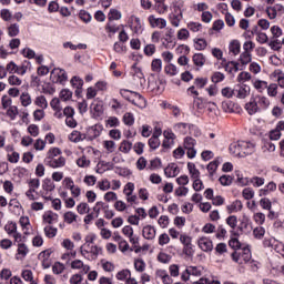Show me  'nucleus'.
Returning a JSON list of instances; mask_svg holds the SVG:
<instances>
[{
  "instance_id": "obj_50",
  "label": "nucleus",
  "mask_w": 284,
  "mask_h": 284,
  "mask_svg": "<svg viewBox=\"0 0 284 284\" xmlns=\"http://www.w3.org/2000/svg\"><path fill=\"white\" fill-rule=\"evenodd\" d=\"M266 93H267V97H271L272 99H276V97H278V84L276 83L267 84Z\"/></svg>"
},
{
  "instance_id": "obj_2",
  "label": "nucleus",
  "mask_w": 284,
  "mask_h": 284,
  "mask_svg": "<svg viewBox=\"0 0 284 284\" xmlns=\"http://www.w3.org/2000/svg\"><path fill=\"white\" fill-rule=\"evenodd\" d=\"M180 243L182 245V252L187 258L194 256V244L192 243V236L187 233H181Z\"/></svg>"
},
{
  "instance_id": "obj_20",
  "label": "nucleus",
  "mask_w": 284,
  "mask_h": 284,
  "mask_svg": "<svg viewBox=\"0 0 284 284\" xmlns=\"http://www.w3.org/2000/svg\"><path fill=\"white\" fill-rule=\"evenodd\" d=\"M142 236L146 241H154L156 239V227L148 224L142 229Z\"/></svg>"
},
{
  "instance_id": "obj_16",
  "label": "nucleus",
  "mask_w": 284,
  "mask_h": 284,
  "mask_svg": "<svg viewBox=\"0 0 284 284\" xmlns=\"http://www.w3.org/2000/svg\"><path fill=\"white\" fill-rule=\"evenodd\" d=\"M243 156H250L256 152V143L250 141H241Z\"/></svg>"
},
{
  "instance_id": "obj_47",
  "label": "nucleus",
  "mask_w": 284,
  "mask_h": 284,
  "mask_svg": "<svg viewBox=\"0 0 284 284\" xmlns=\"http://www.w3.org/2000/svg\"><path fill=\"white\" fill-rule=\"evenodd\" d=\"M252 85L257 90V92H265L267 89V81L255 79L252 80Z\"/></svg>"
},
{
  "instance_id": "obj_3",
  "label": "nucleus",
  "mask_w": 284,
  "mask_h": 284,
  "mask_svg": "<svg viewBox=\"0 0 284 284\" xmlns=\"http://www.w3.org/2000/svg\"><path fill=\"white\" fill-rule=\"evenodd\" d=\"M126 26L130 28L131 32L138 37L139 34H143V31L145 30V24L141 21V18L134 14L128 17Z\"/></svg>"
},
{
  "instance_id": "obj_35",
  "label": "nucleus",
  "mask_w": 284,
  "mask_h": 284,
  "mask_svg": "<svg viewBox=\"0 0 284 284\" xmlns=\"http://www.w3.org/2000/svg\"><path fill=\"white\" fill-rule=\"evenodd\" d=\"M88 140L85 133H81V131L74 130L69 134V141L71 143H81V141Z\"/></svg>"
},
{
  "instance_id": "obj_42",
  "label": "nucleus",
  "mask_w": 284,
  "mask_h": 284,
  "mask_svg": "<svg viewBox=\"0 0 284 284\" xmlns=\"http://www.w3.org/2000/svg\"><path fill=\"white\" fill-rule=\"evenodd\" d=\"M102 148L106 151L108 154H112L116 150V142L112 140H103Z\"/></svg>"
},
{
  "instance_id": "obj_56",
  "label": "nucleus",
  "mask_w": 284,
  "mask_h": 284,
  "mask_svg": "<svg viewBox=\"0 0 284 284\" xmlns=\"http://www.w3.org/2000/svg\"><path fill=\"white\" fill-rule=\"evenodd\" d=\"M205 55L203 53H195L193 55V63L197 65V68H203L205 65Z\"/></svg>"
},
{
  "instance_id": "obj_40",
  "label": "nucleus",
  "mask_w": 284,
  "mask_h": 284,
  "mask_svg": "<svg viewBox=\"0 0 284 284\" xmlns=\"http://www.w3.org/2000/svg\"><path fill=\"white\" fill-rule=\"evenodd\" d=\"M229 52L233 54V57L241 54V42L239 40H232L229 44Z\"/></svg>"
},
{
  "instance_id": "obj_51",
  "label": "nucleus",
  "mask_w": 284,
  "mask_h": 284,
  "mask_svg": "<svg viewBox=\"0 0 284 284\" xmlns=\"http://www.w3.org/2000/svg\"><path fill=\"white\" fill-rule=\"evenodd\" d=\"M77 219H79V215L77 213L69 211L63 214V221L64 223H68V225H72V223H75Z\"/></svg>"
},
{
  "instance_id": "obj_32",
  "label": "nucleus",
  "mask_w": 284,
  "mask_h": 284,
  "mask_svg": "<svg viewBox=\"0 0 284 284\" xmlns=\"http://www.w3.org/2000/svg\"><path fill=\"white\" fill-rule=\"evenodd\" d=\"M132 74L133 79H138L140 87L143 88V85H145V75L143 74V71H141V68L136 67V64H133Z\"/></svg>"
},
{
  "instance_id": "obj_27",
  "label": "nucleus",
  "mask_w": 284,
  "mask_h": 284,
  "mask_svg": "<svg viewBox=\"0 0 284 284\" xmlns=\"http://www.w3.org/2000/svg\"><path fill=\"white\" fill-rule=\"evenodd\" d=\"M155 278L158 281H161L163 284H172V277L170 276V273H168L163 268H159L155 271Z\"/></svg>"
},
{
  "instance_id": "obj_11",
  "label": "nucleus",
  "mask_w": 284,
  "mask_h": 284,
  "mask_svg": "<svg viewBox=\"0 0 284 284\" xmlns=\"http://www.w3.org/2000/svg\"><path fill=\"white\" fill-rule=\"evenodd\" d=\"M122 234L129 239L131 245H134V247L139 245V236L134 235V229L131 225L123 226Z\"/></svg>"
},
{
  "instance_id": "obj_63",
  "label": "nucleus",
  "mask_w": 284,
  "mask_h": 284,
  "mask_svg": "<svg viewBox=\"0 0 284 284\" xmlns=\"http://www.w3.org/2000/svg\"><path fill=\"white\" fill-rule=\"evenodd\" d=\"M121 125V121L116 116H109L105 120V128H119Z\"/></svg>"
},
{
  "instance_id": "obj_33",
  "label": "nucleus",
  "mask_w": 284,
  "mask_h": 284,
  "mask_svg": "<svg viewBox=\"0 0 284 284\" xmlns=\"http://www.w3.org/2000/svg\"><path fill=\"white\" fill-rule=\"evenodd\" d=\"M241 210H243V202H241V200H235L226 205V212H229V214H236L241 212Z\"/></svg>"
},
{
  "instance_id": "obj_59",
  "label": "nucleus",
  "mask_w": 284,
  "mask_h": 284,
  "mask_svg": "<svg viewBox=\"0 0 284 284\" xmlns=\"http://www.w3.org/2000/svg\"><path fill=\"white\" fill-rule=\"evenodd\" d=\"M72 91L70 89H62L59 93L60 101H71L72 100Z\"/></svg>"
},
{
  "instance_id": "obj_15",
  "label": "nucleus",
  "mask_w": 284,
  "mask_h": 284,
  "mask_svg": "<svg viewBox=\"0 0 284 284\" xmlns=\"http://www.w3.org/2000/svg\"><path fill=\"white\" fill-rule=\"evenodd\" d=\"M9 212L14 214V216H21L23 214V206L21 205V202L17 199H11L9 202Z\"/></svg>"
},
{
  "instance_id": "obj_9",
  "label": "nucleus",
  "mask_w": 284,
  "mask_h": 284,
  "mask_svg": "<svg viewBox=\"0 0 284 284\" xmlns=\"http://www.w3.org/2000/svg\"><path fill=\"white\" fill-rule=\"evenodd\" d=\"M148 21L151 28H158V30H164V28H168V20L164 18H156V16L150 14L148 17Z\"/></svg>"
},
{
  "instance_id": "obj_30",
  "label": "nucleus",
  "mask_w": 284,
  "mask_h": 284,
  "mask_svg": "<svg viewBox=\"0 0 284 284\" xmlns=\"http://www.w3.org/2000/svg\"><path fill=\"white\" fill-rule=\"evenodd\" d=\"M132 97L133 99L131 100V103H133V105H136V108H140V110H145V108L148 106V101H145V98L136 92L132 93Z\"/></svg>"
},
{
  "instance_id": "obj_26",
  "label": "nucleus",
  "mask_w": 284,
  "mask_h": 284,
  "mask_svg": "<svg viewBox=\"0 0 284 284\" xmlns=\"http://www.w3.org/2000/svg\"><path fill=\"white\" fill-rule=\"evenodd\" d=\"M225 72H227L229 74H236V72H239L241 70V63L236 62V61H229L227 60L225 62H223Z\"/></svg>"
},
{
  "instance_id": "obj_49",
  "label": "nucleus",
  "mask_w": 284,
  "mask_h": 284,
  "mask_svg": "<svg viewBox=\"0 0 284 284\" xmlns=\"http://www.w3.org/2000/svg\"><path fill=\"white\" fill-rule=\"evenodd\" d=\"M236 81L240 84H245L247 83V81H252V73L247 71H242L237 74Z\"/></svg>"
},
{
  "instance_id": "obj_45",
  "label": "nucleus",
  "mask_w": 284,
  "mask_h": 284,
  "mask_svg": "<svg viewBox=\"0 0 284 284\" xmlns=\"http://www.w3.org/2000/svg\"><path fill=\"white\" fill-rule=\"evenodd\" d=\"M189 272L191 276H196L197 278L205 276V267L203 266H189Z\"/></svg>"
},
{
  "instance_id": "obj_57",
  "label": "nucleus",
  "mask_w": 284,
  "mask_h": 284,
  "mask_svg": "<svg viewBox=\"0 0 284 284\" xmlns=\"http://www.w3.org/2000/svg\"><path fill=\"white\" fill-rule=\"evenodd\" d=\"M20 103L23 108H28V105H32V97H30V93L28 92L21 93Z\"/></svg>"
},
{
  "instance_id": "obj_6",
  "label": "nucleus",
  "mask_w": 284,
  "mask_h": 284,
  "mask_svg": "<svg viewBox=\"0 0 284 284\" xmlns=\"http://www.w3.org/2000/svg\"><path fill=\"white\" fill-rule=\"evenodd\" d=\"M103 124L97 123L89 128H87V132L84 133L87 136V141H94V139H99L101 134H103Z\"/></svg>"
},
{
  "instance_id": "obj_52",
  "label": "nucleus",
  "mask_w": 284,
  "mask_h": 284,
  "mask_svg": "<svg viewBox=\"0 0 284 284\" xmlns=\"http://www.w3.org/2000/svg\"><path fill=\"white\" fill-rule=\"evenodd\" d=\"M186 28L190 32H203V24L201 22L190 21L186 23Z\"/></svg>"
},
{
  "instance_id": "obj_21",
  "label": "nucleus",
  "mask_w": 284,
  "mask_h": 284,
  "mask_svg": "<svg viewBox=\"0 0 284 284\" xmlns=\"http://www.w3.org/2000/svg\"><path fill=\"white\" fill-rule=\"evenodd\" d=\"M91 114H93L94 119L103 116V101L94 100L91 103Z\"/></svg>"
},
{
  "instance_id": "obj_17",
  "label": "nucleus",
  "mask_w": 284,
  "mask_h": 284,
  "mask_svg": "<svg viewBox=\"0 0 284 284\" xmlns=\"http://www.w3.org/2000/svg\"><path fill=\"white\" fill-rule=\"evenodd\" d=\"M28 254H30V247L27 246L26 242L17 244L16 261H23Z\"/></svg>"
},
{
  "instance_id": "obj_8",
  "label": "nucleus",
  "mask_w": 284,
  "mask_h": 284,
  "mask_svg": "<svg viewBox=\"0 0 284 284\" xmlns=\"http://www.w3.org/2000/svg\"><path fill=\"white\" fill-rule=\"evenodd\" d=\"M268 19L274 21L277 17H283L284 14V7L283 4L276 3L274 6L267 7L265 10Z\"/></svg>"
},
{
  "instance_id": "obj_43",
  "label": "nucleus",
  "mask_w": 284,
  "mask_h": 284,
  "mask_svg": "<svg viewBox=\"0 0 284 284\" xmlns=\"http://www.w3.org/2000/svg\"><path fill=\"white\" fill-rule=\"evenodd\" d=\"M236 176V183L240 185V187H245L250 185V178L243 176V173L241 171H235Z\"/></svg>"
},
{
  "instance_id": "obj_14",
  "label": "nucleus",
  "mask_w": 284,
  "mask_h": 284,
  "mask_svg": "<svg viewBox=\"0 0 284 284\" xmlns=\"http://www.w3.org/2000/svg\"><path fill=\"white\" fill-rule=\"evenodd\" d=\"M197 246L202 252H212L214 250V243L206 236H202L197 240Z\"/></svg>"
},
{
  "instance_id": "obj_23",
  "label": "nucleus",
  "mask_w": 284,
  "mask_h": 284,
  "mask_svg": "<svg viewBox=\"0 0 284 284\" xmlns=\"http://www.w3.org/2000/svg\"><path fill=\"white\" fill-rule=\"evenodd\" d=\"M44 163L49 165V168H52L53 170H57L59 168H65V158H52L51 160H47Z\"/></svg>"
},
{
  "instance_id": "obj_61",
  "label": "nucleus",
  "mask_w": 284,
  "mask_h": 284,
  "mask_svg": "<svg viewBox=\"0 0 284 284\" xmlns=\"http://www.w3.org/2000/svg\"><path fill=\"white\" fill-rule=\"evenodd\" d=\"M97 187H99L101 192H108V190L111 189V182L108 179H102L97 183Z\"/></svg>"
},
{
  "instance_id": "obj_37",
  "label": "nucleus",
  "mask_w": 284,
  "mask_h": 284,
  "mask_svg": "<svg viewBox=\"0 0 284 284\" xmlns=\"http://www.w3.org/2000/svg\"><path fill=\"white\" fill-rule=\"evenodd\" d=\"M187 171L190 174V179H192V181H194L196 179H201V171H199V169H196V164H194V162L187 163Z\"/></svg>"
},
{
  "instance_id": "obj_25",
  "label": "nucleus",
  "mask_w": 284,
  "mask_h": 284,
  "mask_svg": "<svg viewBox=\"0 0 284 284\" xmlns=\"http://www.w3.org/2000/svg\"><path fill=\"white\" fill-rule=\"evenodd\" d=\"M254 97L255 101L257 102V106L260 108V112L261 110H270V105H272L270 98L261 94H256Z\"/></svg>"
},
{
  "instance_id": "obj_29",
  "label": "nucleus",
  "mask_w": 284,
  "mask_h": 284,
  "mask_svg": "<svg viewBox=\"0 0 284 284\" xmlns=\"http://www.w3.org/2000/svg\"><path fill=\"white\" fill-rule=\"evenodd\" d=\"M109 170H114V164L112 162L99 161L95 166V172L98 174H104V172H109Z\"/></svg>"
},
{
  "instance_id": "obj_55",
  "label": "nucleus",
  "mask_w": 284,
  "mask_h": 284,
  "mask_svg": "<svg viewBox=\"0 0 284 284\" xmlns=\"http://www.w3.org/2000/svg\"><path fill=\"white\" fill-rule=\"evenodd\" d=\"M119 150L120 152H122V154H130V152L132 151V142L123 140L120 143Z\"/></svg>"
},
{
  "instance_id": "obj_12",
  "label": "nucleus",
  "mask_w": 284,
  "mask_h": 284,
  "mask_svg": "<svg viewBox=\"0 0 284 284\" xmlns=\"http://www.w3.org/2000/svg\"><path fill=\"white\" fill-rule=\"evenodd\" d=\"M71 270H77L78 272H80L79 274L83 276L84 274H88V272H90L91 267L89 264H85L81 260H73L71 262Z\"/></svg>"
},
{
  "instance_id": "obj_58",
  "label": "nucleus",
  "mask_w": 284,
  "mask_h": 284,
  "mask_svg": "<svg viewBox=\"0 0 284 284\" xmlns=\"http://www.w3.org/2000/svg\"><path fill=\"white\" fill-rule=\"evenodd\" d=\"M90 159H88V156L82 155L80 156L77 161L75 164L78 165V168H82L83 170L90 168Z\"/></svg>"
},
{
  "instance_id": "obj_19",
  "label": "nucleus",
  "mask_w": 284,
  "mask_h": 284,
  "mask_svg": "<svg viewBox=\"0 0 284 284\" xmlns=\"http://www.w3.org/2000/svg\"><path fill=\"white\" fill-rule=\"evenodd\" d=\"M163 136H164V140H163V148L165 149H170L174 145V140L176 139V135L174 134V132H172V130H165L163 132Z\"/></svg>"
},
{
  "instance_id": "obj_31",
  "label": "nucleus",
  "mask_w": 284,
  "mask_h": 284,
  "mask_svg": "<svg viewBox=\"0 0 284 284\" xmlns=\"http://www.w3.org/2000/svg\"><path fill=\"white\" fill-rule=\"evenodd\" d=\"M222 163H223V158L217 156L214 159V161L207 164L206 170L210 176H213L214 174H216V170H219V165H221Z\"/></svg>"
},
{
  "instance_id": "obj_64",
  "label": "nucleus",
  "mask_w": 284,
  "mask_h": 284,
  "mask_svg": "<svg viewBox=\"0 0 284 284\" xmlns=\"http://www.w3.org/2000/svg\"><path fill=\"white\" fill-rule=\"evenodd\" d=\"M19 32H20V29H19V24L17 23H12L7 28V33L11 38L19 37Z\"/></svg>"
},
{
  "instance_id": "obj_62",
  "label": "nucleus",
  "mask_w": 284,
  "mask_h": 284,
  "mask_svg": "<svg viewBox=\"0 0 284 284\" xmlns=\"http://www.w3.org/2000/svg\"><path fill=\"white\" fill-rule=\"evenodd\" d=\"M250 183L253 185V187H263V185H265V178L255 175L250 179Z\"/></svg>"
},
{
  "instance_id": "obj_4",
  "label": "nucleus",
  "mask_w": 284,
  "mask_h": 284,
  "mask_svg": "<svg viewBox=\"0 0 284 284\" xmlns=\"http://www.w3.org/2000/svg\"><path fill=\"white\" fill-rule=\"evenodd\" d=\"M232 258L239 265L250 263V261L252 260V251H250V246L243 247L241 252L232 253Z\"/></svg>"
},
{
  "instance_id": "obj_24",
  "label": "nucleus",
  "mask_w": 284,
  "mask_h": 284,
  "mask_svg": "<svg viewBox=\"0 0 284 284\" xmlns=\"http://www.w3.org/2000/svg\"><path fill=\"white\" fill-rule=\"evenodd\" d=\"M181 173V170L179 169V165L175 163H170L165 169H164V175L166 179H174L175 176H179Z\"/></svg>"
},
{
  "instance_id": "obj_54",
  "label": "nucleus",
  "mask_w": 284,
  "mask_h": 284,
  "mask_svg": "<svg viewBox=\"0 0 284 284\" xmlns=\"http://www.w3.org/2000/svg\"><path fill=\"white\" fill-rule=\"evenodd\" d=\"M18 231L17 222L8 221L4 224V232L8 234V236L14 234V232Z\"/></svg>"
},
{
  "instance_id": "obj_60",
  "label": "nucleus",
  "mask_w": 284,
  "mask_h": 284,
  "mask_svg": "<svg viewBox=\"0 0 284 284\" xmlns=\"http://www.w3.org/2000/svg\"><path fill=\"white\" fill-rule=\"evenodd\" d=\"M239 61H240L241 65H247L248 63H252V53L243 51L240 54Z\"/></svg>"
},
{
  "instance_id": "obj_1",
  "label": "nucleus",
  "mask_w": 284,
  "mask_h": 284,
  "mask_svg": "<svg viewBox=\"0 0 284 284\" xmlns=\"http://www.w3.org/2000/svg\"><path fill=\"white\" fill-rule=\"evenodd\" d=\"M102 248L98 245H82L80 246V254L87 261H97L99 254H101Z\"/></svg>"
},
{
  "instance_id": "obj_18",
  "label": "nucleus",
  "mask_w": 284,
  "mask_h": 284,
  "mask_svg": "<svg viewBox=\"0 0 284 284\" xmlns=\"http://www.w3.org/2000/svg\"><path fill=\"white\" fill-rule=\"evenodd\" d=\"M236 99H247V95L251 92L250 85L247 84H237L234 89Z\"/></svg>"
},
{
  "instance_id": "obj_28",
  "label": "nucleus",
  "mask_w": 284,
  "mask_h": 284,
  "mask_svg": "<svg viewBox=\"0 0 284 284\" xmlns=\"http://www.w3.org/2000/svg\"><path fill=\"white\" fill-rule=\"evenodd\" d=\"M20 227L24 236H30V230H32V224L30 223L29 216H20L19 219Z\"/></svg>"
},
{
  "instance_id": "obj_7",
  "label": "nucleus",
  "mask_w": 284,
  "mask_h": 284,
  "mask_svg": "<svg viewBox=\"0 0 284 284\" xmlns=\"http://www.w3.org/2000/svg\"><path fill=\"white\" fill-rule=\"evenodd\" d=\"M52 248H47L39 253L38 258L43 270H50L52 266V260L50 258V256H52Z\"/></svg>"
},
{
  "instance_id": "obj_44",
  "label": "nucleus",
  "mask_w": 284,
  "mask_h": 284,
  "mask_svg": "<svg viewBox=\"0 0 284 284\" xmlns=\"http://www.w3.org/2000/svg\"><path fill=\"white\" fill-rule=\"evenodd\" d=\"M192 124H187V123H183V122H179L173 126V130L175 132H179V134H187V132H190V128Z\"/></svg>"
},
{
  "instance_id": "obj_34",
  "label": "nucleus",
  "mask_w": 284,
  "mask_h": 284,
  "mask_svg": "<svg viewBox=\"0 0 284 284\" xmlns=\"http://www.w3.org/2000/svg\"><path fill=\"white\" fill-rule=\"evenodd\" d=\"M276 184L274 181L268 182L263 189L258 190V196H267L272 192H276Z\"/></svg>"
},
{
  "instance_id": "obj_38",
  "label": "nucleus",
  "mask_w": 284,
  "mask_h": 284,
  "mask_svg": "<svg viewBox=\"0 0 284 284\" xmlns=\"http://www.w3.org/2000/svg\"><path fill=\"white\" fill-rule=\"evenodd\" d=\"M274 152H276V145L270 141H265L262 145V154L270 156V154H274Z\"/></svg>"
},
{
  "instance_id": "obj_5",
  "label": "nucleus",
  "mask_w": 284,
  "mask_h": 284,
  "mask_svg": "<svg viewBox=\"0 0 284 284\" xmlns=\"http://www.w3.org/2000/svg\"><path fill=\"white\" fill-rule=\"evenodd\" d=\"M50 80L52 83H59L60 85H65L68 82V72L61 68H54L50 73Z\"/></svg>"
},
{
  "instance_id": "obj_10",
  "label": "nucleus",
  "mask_w": 284,
  "mask_h": 284,
  "mask_svg": "<svg viewBox=\"0 0 284 284\" xmlns=\"http://www.w3.org/2000/svg\"><path fill=\"white\" fill-rule=\"evenodd\" d=\"M244 110L250 114V116H254V114L261 112V108L258 106V102H256L255 95H251L250 101L244 105Z\"/></svg>"
},
{
  "instance_id": "obj_41",
  "label": "nucleus",
  "mask_w": 284,
  "mask_h": 284,
  "mask_svg": "<svg viewBox=\"0 0 284 284\" xmlns=\"http://www.w3.org/2000/svg\"><path fill=\"white\" fill-rule=\"evenodd\" d=\"M169 21L173 28H179L181 26V21H183V14L179 13H170Z\"/></svg>"
},
{
  "instance_id": "obj_36",
  "label": "nucleus",
  "mask_w": 284,
  "mask_h": 284,
  "mask_svg": "<svg viewBox=\"0 0 284 284\" xmlns=\"http://www.w3.org/2000/svg\"><path fill=\"white\" fill-rule=\"evenodd\" d=\"M185 2L183 0H175L171 3L172 14H183Z\"/></svg>"
},
{
  "instance_id": "obj_48",
  "label": "nucleus",
  "mask_w": 284,
  "mask_h": 284,
  "mask_svg": "<svg viewBox=\"0 0 284 284\" xmlns=\"http://www.w3.org/2000/svg\"><path fill=\"white\" fill-rule=\"evenodd\" d=\"M59 232V229L52 226V225H45L43 227V233L47 239H54Z\"/></svg>"
},
{
  "instance_id": "obj_39",
  "label": "nucleus",
  "mask_w": 284,
  "mask_h": 284,
  "mask_svg": "<svg viewBox=\"0 0 284 284\" xmlns=\"http://www.w3.org/2000/svg\"><path fill=\"white\" fill-rule=\"evenodd\" d=\"M55 185L51 179H44L42 183V196L45 197V194L53 192Z\"/></svg>"
},
{
  "instance_id": "obj_53",
  "label": "nucleus",
  "mask_w": 284,
  "mask_h": 284,
  "mask_svg": "<svg viewBox=\"0 0 284 284\" xmlns=\"http://www.w3.org/2000/svg\"><path fill=\"white\" fill-rule=\"evenodd\" d=\"M57 156H61V149H59V148H51L47 152V156L44 159V162L45 161H51V159H57Z\"/></svg>"
},
{
  "instance_id": "obj_22",
  "label": "nucleus",
  "mask_w": 284,
  "mask_h": 284,
  "mask_svg": "<svg viewBox=\"0 0 284 284\" xmlns=\"http://www.w3.org/2000/svg\"><path fill=\"white\" fill-rule=\"evenodd\" d=\"M229 152L232 154V156H236L237 159L244 158L241 141L231 143L229 146Z\"/></svg>"
},
{
  "instance_id": "obj_13",
  "label": "nucleus",
  "mask_w": 284,
  "mask_h": 284,
  "mask_svg": "<svg viewBox=\"0 0 284 284\" xmlns=\"http://www.w3.org/2000/svg\"><path fill=\"white\" fill-rule=\"evenodd\" d=\"M42 223L43 225H54V223H59V214L52 211H45L42 214Z\"/></svg>"
},
{
  "instance_id": "obj_46",
  "label": "nucleus",
  "mask_w": 284,
  "mask_h": 284,
  "mask_svg": "<svg viewBox=\"0 0 284 284\" xmlns=\"http://www.w3.org/2000/svg\"><path fill=\"white\" fill-rule=\"evenodd\" d=\"M33 103L34 105H37V108H40L41 110H48V99H45V95L36 97Z\"/></svg>"
}]
</instances>
